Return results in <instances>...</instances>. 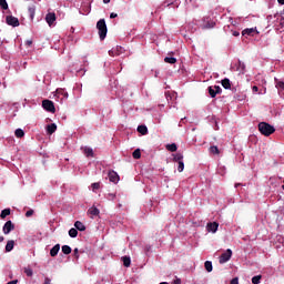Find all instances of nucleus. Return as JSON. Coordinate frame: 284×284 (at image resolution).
<instances>
[{"label":"nucleus","instance_id":"obj_1","mask_svg":"<svg viewBox=\"0 0 284 284\" xmlns=\"http://www.w3.org/2000/svg\"><path fill=\"white\" fill-rule=\"evenodd\" d=\"M258 130L264 136H271V134L276 132V129H274V126L267 122H260Z\"/></svg>","mask_w":284,"mask_h":284},{"label":"nucleus","instance_id":"obj_5","mask_svg":"<svg viewBox=\"0 0 284 284\" xmlns=\"http://www.w3.org/2000/svg\"><path fill=\"white\" fill-rule=\"evenodd\" d=\"M6 22L8 23V26H12V28H19V18L14 16H7Z\"/></svg>","mask_w":284,"mask_h":284},{"label":"nucleus","instance_id":"obj_24","mask_svg":"<svg viewBox=\"0 0 284 284\" xmlns=\"http://www.w3.org/2000/svg\"><path fill=\"white\" fill-rule=\"evenodd\" d=\"M69 236H71V239H77V236H79V231L77 229H70Z\"/></svg>","mask_w":284,"mask_h":284},{"label":"nucleus","instance_id":"obj_4","mask_svg":"<svg viewBox=\"0 0 284 284\" xmlns=\"http://www.w3.org/2000/svg\"><path fill=\"white\" fill-rule=\"evenodd\" d=\"M232 258V251L227 248L222 255L220 256L219 263L223 265V263H227Z\"/></svg>","mask_w":284,"mask_h":284},{"label":"nucleus","instance_id":"obj_33","mask_svg":"<svg viewBox=\"0 0 284 284\" xmlns=\"http://www.w3.org/2000/svg\"><path fill=\"white\" fill-rule=\"evenodd\" d=\"M57 94H60L61 97H63V99H68V93L63 89H58Z\"/></svg>","mask_w":284,"mask_h":284},{"label":"nucleus","instance_id":"obj_29","mask_svg":"<svg viewBox=\"0 0 284 284\" xmlns=\"http://www.w3.org/2000/svg\"><path fill=\"white\" fill-rule=\"evenodd\" d=\"M211 154H221V151L219 150V146L213 145L210 148Z\"/></svg>","mask_w":284,"mask_h":284},{"label":"nucleus","instance_id":"obj_14","mask_svg":"<svg viewBox=\"0 0 284 284\" xmlns=\"http://www.w3.org/2000/svg\"><path fill=\"white\" fill-rule=\"evenodd\" d=\"M237 71L241 72V74H245V62L241 60L237 61Z\"/></svg>","mask_w":284,"mask_h":284},{"label":"nucleus","instance_id":"obj_12","mask_svg":"<svg viewBox=\"0 0 284 284\" xmlns=\"http://www.w3.org/2000/svg\"><path fill=\"white\" fill-rule=\"evenodd\" d=\"M207 232H212L213 234L216 233L219 230V223L217 222H210L206 224Z\"/></svg>","mask_w":284,"mask_h":284},{"label":"nucleus","instance_id":"obj_7","mask_svg":"<svg viewBox=\"0 0 284 284\" xmlns=\"http://www.w3.org/2000/svg\"><path fill=\"white\" fill-rule=\"evenodd\" d=\"M214 26H216V22H214V20H212L210 18H204L203 24H202L203 30H210V29L214 28Z\"/></svg>","mask_w":284,"mask_h":284},{"label":"nucleus","instance_id":"obj_8","mask_svg":"<svg viewBox=\"0 0 284 284\" xmlns=\"http://www.w3.org/2000/svg\"><path fill=\"white\" fill-rule=\"evenodd\" d=\"M12 230H14V224L12 221H7L2 227L3 234H9L12 232Z\"/></svg>","mask_w":284,"mask_h":284},{"label":"nucleus","instance_id":"obj_52","mask_svg":"<svg viewBox=\"0 0 284 284\" xmlns=\"http://www.w3.org/2000/svg\"><path fill=\"white\" fill-rule=\"evenodd\" d=\"M277 2L280 3V6H284V0H277Z\"/></svg>","mask_w":284,"mask_h":284},{"label":"nucleus","instance_id":"obj_30","mask_svg":"<svg viewBox=\"0 0 284 284\" xmlns=\"http://www.w3.org/2000/svg\"><path fill=\"white\" fill-rule=\"evenodd\" d=\"M85 156H94V151L90 148H84Z\"/></svg>","mask_w":284,"mask_h":284},{"label":"nucleus","instance_id":"obj_27","mask_svg":"<svg viewBox=\"0 0 284 284\" xmlns=\"http://www.w3.org/2000/svg\"><path fill=\"white\" fill-rule=\"evenodd\" d=\"M183 160V155L181 153H176L173 155L174 163H179Z\"/></svg>","mask_w":284,"mask_h":284},{"label":"nucleus","instance_id":"obj_42","mask_svg":"<svg viewBox=\"0 0 284 284\" xmlns=\"http://www.w3.org/2000/svg\"><path fill=\"white\" fill-rule=\"evenodd\" d=\"M108 199H109L110 201H114V199H116V194H114V193H109Z\"/></svg>","mask_w":284,"mask_h":284},{"label":"nucleus","instance_id":"obj_35","mask_svg":"<svg viewBox=\"0 0 284 284\" xmlns=\"http://www.w3.org/2000/svg\"><path fill=\"white\" fill-rule=\"evenodd\" d=\"M185 170V163L182 161L178 162V172H183Z\"/></svg>","mask_w":284,"mask_h":284},{"label":"nucleus","instance_id":"obj_49","mask_svg":"<svg viewBox=\"0 0 284 284\" xmlns=\"http://www.w3.org/2000/svg\"><path fill=\"white\" fill-rule=\"evenodd\" d=\"M252 91H253V92H258V87L254 85V87L252 88Z\"/></svg>","mask_w":284,"mask_h":284},{"label":"nucleus","instance_id":"obj_41","mask_svg":"<svg viewBox=\"0 0 284 284\" xmlns=\"http://www.w3.org/2000/svg\"><path fill=\"white\" fill-rule=\"evenodd\" d=\"M34 214V210L30 209L29 211L26 212L27 219H30Z\"/></svg>","mask_w":284,"mask_h":284},{"label":"nucleus","instance_id":"obj_16","mask_svg":"<svg viewBox=\"0 0 284 284\" xmlns=\"http://www.w3.org/2000/svg\"><path fill=\"white\" fill-rule=\"evenodd\" d=\"M14 250V240H9L6 245V252H12Z\"/></svg>","mask_w":284,"mask_h":284},{"label":"nucleus","instance_id":"obj_26","mask_svg":"<svg viewBox=\"0 0 284 284\" xmlns=\"http://www.w3.org/2000/svg\"><path fill=\"white\" fill-rule=\"evenodd\" d=\"M243 37L247 36V37H252V34H254V29H244L242 31Z\"/></svg>","mask_w":284,"mask_h":284},{"label":"nucleus","instance_id":"obj_13","mask_svg":"<svg viewBox=\"0 0 284 284\" xmlns=\"http://www.w3.org/2000/svg\"><path fill=\"white\" fill-rule=\"evenodd\" d=\"M61 250L60 244H55L51 250H50V256H57L59 254V251Z\"/></svg>","mask_w":284,"mask_h":284},{"label":"nucleus","instance_id":"obj_54","mask_svg":"<svg viewBox=\"0 0 284 284\" xmlns=\"http://www.w3.org/2000/svg\"><path fill=\"white\" fill-rule=\"evenodd\" d=\"M103 3H110V0H103Z\"/></svg>","mask_w":284,"mask_h":284},{"label":"nucleus","instance_id":"obj_38","mask_svg":"<svg viewBox=\"0 0 284 284\" xmlns=\"http://www.w3.org/2000/svg\"><path fill=\"white\" fill-rule=\"evenodd\" d=\"M91 187H92L93 192H97V190H99L101 187V183H99V182L92 183Z\"/></svg>","mask_w":284,"mask_h":284},{"label":"nucleus","instance_id":"obj_23","mask_svg":"<svg viewBox=\"0 0 284 284\" xmlns=\"http://www.w3.org/2000/svg\"><path fill=\"white\" fill-rule=\"evenodd\" d=\"M166 150L169 152H176V150H179V148L176 146V143H172V144H166Z\"/></svg>","mask_w":284,"mask_h":284},{"label":"nucleus","instance_id":"obj_22","mask_svg":"<svg viewBox=\"0 0 284 284\" xmlns=\"http://www.w3.org/2000/svg\"><path fill=\"white\" fill-rule=\"evenodd\" d=\"M28 12L30 14V19H34V14L37 12V7H34V6L29 7Z\"/></svg>","mask_w":284,"mask_h":284},{"label":"nucleus","instance_id":"obj_21","mask_svg":"<svg viewBox=\"0 0 284 284\" xmlns=\"http://www.w3.org/2000/svg\"><path fill=\"white\" fill-rule=\"evenodd\" d=\"M14 134H16L17 139H23L26 136V132H23L22 129H17L14 131Z\"/></svg>","mask_w":284,"mask_h":284},{"label":"nucleus","instance_id":"obj_17","mask_svg":"<svg viewBox=\"0 0 284 284\" xmlns=\"http://www.w3.org/2000/svg\"><path fill=\"white\" fill-rule=\"evenodd\" d=\"M222 87L224 90H230V88H232V83L230 82V79L225 78L224 80H222Z\"/></svg>","mask_w":284,"mask_h":284},{"label":"nucleus","instance_id":"obj_44","mask_svg":"<svg viewBox=\"0 0 284 284\" xmlns=\"http://www.w3.org/2000/svg\"><path fill=\"white\" fill-rule=\"evenodd\" d=\"M230 284H239V277H234L233 280H231Z\"/></svg>","mask_w":284,"mask_h":284},{"label":"nucleus","instance_id":"obj_2","mask_svg":"<svg viewBox=\"0 0 284 284\" xmlns=\"http://www.w3.org/2000/svg\"><path fill=\"white\" fill-rule=\"evenodd\" d=\"M97 28L99 31L100 40L103 41L108 37V24H105V19H100L97 22Z\"/></svg>","mask_w":284,"mask_h":284},{"label":"nucleus","instance_id":"obj_34","mask_svg":"<svg viewBox=\"0 0 284 284\" xmlns=\"http://www.w3.org/2000/svg\"><path fill=\"white\" fill-rule=\"evenodd\" d=\"M133 159H141V149H136L132 153Z\"/></svg>","mask_w":284,"mask_h":284},{"label":"nucleus","instance_id":"obj_15","mask_svg":"<svg viewBox=\"0 0 284 284\" xmlns=\"http://www.w3.org/2000/svg\"><path fill=\"white\" fill-rule=\"evenodd\" d=\"M47 132L48 134H54L57 132V125L54 123L48 124Z\"/></svg>","mask_w":284,"mask_h":284},{"label":"nucleus","instance_id":"obj_47","mask_svg":"<svg viewBox=\"0 0 284 284\" xmlns=\"http://www.w3.org/2000/svg\"><path fill=\"white\" fill-rule=\"evenodd\" d=\"M27 276H32V270H26Z\"/></svg>","mask_w":284,"mask_h":284},{"label":"nucleus","instance_id":"obj_3","mask_svg":"<svg viewBox=\"0 0 284 284\" xmlns=\"http://www.w3.org/2000/svg\"><path fill=\"white\" fill-rule=\"evenodd\" d=\"M42 108L47 112H52V114H54V112H57V109L54 108V102H52L51 100H43Z\"/></svg>","mask_w":284,"mask_h":284},{"label":"nucleus","instance_id":"obj_11","mask_svg":"<svg viewBox=\"0 0 284 284\" xmlns=\"http://www.w3.org/2000/svg\"><path fill=\"white\" fill-rule=\"evenodd\" d=\"M87 214L90 216V219H94V216H99V214H101V211H99L97 206H91Z\"/></svg>","mask_w":284,"mask_h":284},{"label":"nucleus","instance_id":"obj_32","mask_svg":"<svg viewBox=\"0 0 284 284\" xmlns=\"http://www.w3.org/2000/svg\"><path fill=\"white\" fill-rule=\"evenodd\" d=\"M261 278H263L262 275H255L252 277V283L253 284H260L261 283Z\"/></svg>","mask_w":284,"mask_h":284},{"label":"nucleus","instance_id":"obj_10","mask_svg":"<svg viewBox=\"0 0 284 284\" xmlns=\"http://www.w3.org/2000/svg\"><path fill=\"white\" fill-rule=\"evenodd\" d=\"M108 176L111 183H119L120 181L119 173H116L115 171H109Z\"/></svg>","mask_w":284,"mask_h":284},{"label":"nucleus","instance_id":"obj_43","mask_svg":"<svg viewBox=\"0 0 284 284\" xmlns=\"http://www.w3.org/2000/svg\"><path fill=\"white\" fill-rule=\"evenodd\" d=\"M73 256H75V258H79V248H74Z\"/></svg>","mask_w":284,"mask_h":284},{"label":"nucleus","instance_id":"obj_51","mask_svg":"<svg viewBox=\"0 0 284 284\" xmlns=\"http://www.w3.org/2000/svg\"><path fill=\"white\" fill-rule=\"evenodd\" d=\"M174 284H181V278L175 280Z\"/></svg>","mask_w":284,"mask_h":284},{"label":"nucleus","instance_id":"obj_19","mask_svg":"<svg viewBox=\"0 0 284 284\" xmlns=\"http://www.w3.org/2000/svg\"><path fill=\"white\" fill-rule=\"evenodd\" d=\"M122 262L124 267H130V265H132V260L130 258V256H123Z\"/></svg>","mask_w":284,"mask_h":284},{"label":"nucleus","instance_id":"obj_46","mask_svg":"<svg viewBox=\"0 0 284 284\" xmlns=\"http://www.w3.org/2000/svg\"><path fill=\"white\" fill-rule=\"evenodd\" d=\"M119 17V14H116V13H114V12H112L111 14H110V19H116Z\"/></svg>","mask_w":284,"mask_h":284},{"label":"nucleus","instance_id":"obj_36","mask_svg":"<svg viewBox=\"0 0 284 284\" xmlns=\"http://www.w3.org/2000/svg\"><path fill=\"white\" fill-rule=\"evenodd\" d=\"M204 267H205L206 272H212V270H213V267H212V262L206 261V262L204 263Z\"/></svg>","mask_w":284,"mask_h":284},{"label":"nucleus","instance_id":"obj_53","mask_svg":"<svg viewBox=\"0 0 284 284\" xmlns=\"http://www.w3.org/2000/svg\"><path fill=\"white\" fill-rule=\"evenodd\" d=\"M3 241H6V237L0 236V243H3Z\"/></svg>","mask_w":284,"mask_h":284},{"label":"nucleus","instance_id":"obj_9","mask_svg":"<svg viewBox=\"0 0 284 284\" xmlns=\"http://www.w3.org/2000/svg\"><path fill=\"white\" fill-rule=\"evenodd\" d=\"M45 21L48 23V26H53L54 21H57V14L54 12H49L45 16Z\"/></svg>","mask_w":284,"mask_h":284},{"label":"nucleus","instance_id":"obj_39","mask_svg":"<svg viewBox=\"0 0 284 284\" xmlns=\"http://www.w3.org/2000/svg\"><path fill=\"white\" fill-rule=\"evenodd\" d=\"M109 54H110V57H119V50L112 49L109 51Z\"/></svg>","mask_w":284,"mask_h":284},{"label":"nucleus","instance_id":"obj_48","mask_svg":"<svg viewBox=\"0 0 284 284\" xmlns=\"http://www.w3.org/2000/svg\"><path fill=\"white\" fill-rule=\"evenodd\" d=\"M241 32L239 31H233V37H240Z\"/></svg>","mask_w":284,"mask_h":284},{"label":"nucleus","instance_id":"obj_50","mask_svg":"<svg viewBox=\"0 0 284 284\" xmlns=\"http://www.w3.org/2000/svg\"><path fill=\"white\" fill-rule=\"evenodd\" d=\"M26 45H32V40H27Z\"/></svg>","mask_w":284,"mask_h":284},{"label":"nucleus","instance_id":"obj_37","mask_svg":"<svg viewBox=\"0 0 284 284\" xmlns=\"http://www.w3.org/2000/svg\"><path fill=\"white\" fill-rule=\"evenodd\" d=\"M0 8L1 10H8V1L0 0Z\"/></svg>","mask_w":284,"mask_h":284},{"label":"nucleus","instance_id":"obj_55","mask_svg":"<svg viewBox=\"0 0 284 284\" xmlns=\"http://www.w3.org/2000/svg\"><path fill=\"white\" fill-rule=\"evenodd\" d=\"M240 185H241V183H236V184H235V187H239Z\"/></svg>","mask_w":284,"mask_h":284},{"label":"nucleus","instance_id":"obj_25","mask_svg":"<svg viewBox=\"0 0 284 284\" xmlns=\"http://www.w3.org/2000/svg\"><path fill=\"white\" fill-rule=\"evenodd\" d=\"M164 63H170L171 65H174V63H176V58L166 57L164 58Z\"/></svg>","mask_w":284,"mask_h":284},{"label":"nucleus","instance_id":"obj_20","mask_svg":"<svg viewBox=\"0 0 284 284\" xmlns=\"http://www.w3.org/2000/svg\"><path fill=\"white\" fill-rule=\"evenodd\" d=\"M138 132H139L140 134H142L143 136H145V134H148V126H145V125H139V126H138Z\"/></svg>","mask_w":284,"mask_h":284},{"label":"nucleus","instance_id":"obj_6","mask_svg":"<svg viewBox=\"0 0 284 284\" xmlns=\"http://www.w3.org/2000/svg\"><path fill=\"white\" fill-rule=\"evenodd\" d=\"M223 92V89H221L219 85L209 87V94L211 99L216 98V94H221Z\"/></svg>","mask_w":284,"mask_h":284},{"label":"nucleus","instance_id":"obj_18","mask_svg":"<svg viewBox=\"0 0 284 284\" xmlns=\"http://www.w3.org/2000/svg\"><path fill=\"white\" fill-rule=\"evenodd\" d=\"M74 227H75V230H79V232H85V226L82 224L81 221H77L74 223Z\"/></svg>","mask_w":284,"mask_h":284},{"label":"nucleus","instance_id":"obj_45","mask_svg":"<svg viewBox=\"0 0 284 284\" xmlns=\"http://www.w3.org/2000/svg\"><path fill=\"white\" fill-rule=\"evenodd\" d=\"M44 284H52V280H50V277H45L44 278Z\"/></svg>","mask_w":284,"mask_h":284},{"label":"nucleus","instance_id":"obj_28","mask_svg":"<svg viewBox=\"0 0 284 284\" xmlns=\"http://www.w3.org/2000/svg\"><path fill=\"white\" fill-rule=\"evenodd\" d=\"M6 216H10V209H4L1 211L0 219H6Z\"/></svg>","mask_w":284,"mask_h":284},{"label":"nucleus","instance_id":"obj_31","mask_svg":"<svg viewBox=\"0 0 284 284\" xmlns=\"http://www.w3.org/2000/svg\"><path fill=\"white\" fill-rule=\"evenodd\" d=\"M62 252L64 254H72V247H70L69 245H63L62 246Z\"/></svg>","mask_w":284,"mask_h":284},{"label":"nucleus","instance_id":"obj_40","mask_svg":"<svg viewBox=\"0 0 284 284\" xmlns=\"http://www.w3.org/2000/svg\"><path fill=\"white\" fill-rule=\"evenodd\" d=\"M276 88H278L280 90H284V82L283 81H277L276 82Z\"/></svg>","mask_w":284,"mask_h":284}]
</instances>
